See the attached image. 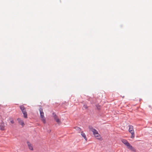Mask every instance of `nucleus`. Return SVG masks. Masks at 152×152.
Segmentation results:
<instances>
[{
  "label": "nucleus",
  "instance_id": "f03ea898",
  "mask_svg": "<svg viewBox=\"0 0 152 152\" xmlns=\"http://www.w3.org/2000/svg\"><path fill=\"white\" fill-rule=\"evenodd\" d=\"M39 111L41 120L43 123L45 124L46 123V119L44 116V114L43 111V110L41 108H40L39 109Z\"/></svg>",
  "mask_w": 152,
  "mask_h": 152
},
{
  "label": "nucleus",
  "instance_id": "1a4fd4ad",
  "mask_svg": "<svg viewBox=\"0 0 152 152\" xmlns=\"http://www.w3.org/2000/svg\"><path fill=\"white\" fill-rule=\"evenodd\" d=\"M5 127L4 124V122L0 123V128L1 130H4Z\"/></svg>",
  "mask_w": 152,
  "mask_h": 152
},
{
  "label": "nucleus",
  "instance_id": "9b49d317",
  "mask_svg": "<svg viewBox=\"0 0 152 152\" xmlns=\"http://www.w3.org/2000/svg\"><path fill=\"white\" fill-rule=\"evenodd\" d=\"M81 135L84 138V139L86 141H87V138L86 137V135L83 132H82L81 133Z\"/></svg>",
  "mask_w": 152,
  "mask_h": 152
},
{
  "label": "nucleus",
  "instance_id": "423d86ee",
  "mask_svg": "<svg viewBox=\"0 0 152 152\" xmlns=\"http://www.w3.org/2000/svg\"><path fill=\"white\" fill-rule=\"evenodd\" d=\"M89 129L93 132V134L94 135L98 133L96 130L95 129L93 128L91 126H89Z\"/></svg>",
  "mask_w": 152,
  "mask_h": 152
},
{
  "label": "nucleus",
  "instance_id": "6e6552de",
  "mask_svg": "<svg viewBox=\"0 0 152 152\" xmlns=\"http://www.w3.org/2000/svg\"><path fill=\"white\" fill-rule=\"evenodd\" d=\"M28 146V147L29 149L33 151V146L32 144L29 142H27Z\"/></svg>",
  "mask_w": 152,
  "mask_h": 152
},
{
  "label": "nucleus",
  "instance_id": "ddd939ff",
  "mask_svg": "<svg viewBox=\"0 0 152 152\" xmlns=\"http://www.w3.org/2000/svg\"><path fill=\"white\" fill-rule=\"evenodd\" d=\"M84 107L85 108H87V107L86 105H84Z\"/></svg>",
  "mask_w": 152,
  "mask_h": 152
},
{
  "label": "nucleus",
  "instance_id": "f257e3e1",
  "mask_svg": "<svg viewBox=\"0 0 152 152\" xmlns=\"http://www.w3.org/2000/svg\"><path fill=\"white\" fill-rule=\"evenodd\" d=\"M122 142L126 145L128 148L132 151H135V149L126 140L123 139L121 140Z\"/></svg>",
  "mask_w": 152,
  "mask_h": 152
},
{
  "label": "nucleus",
  "instance_id": "39448f33",
  "mask_svg": "<svg viewBox=\"0 0 152 152\" xmlns=\"http://www.w3.org/2000/svg\"><path fill=\"white\" fill-rule=\"evenodd\" d=\"M53 117L57 123L58 124H60L61 123V121L58 119L57 116L54 113H53Z\"/></svg>",
  "mask_w": 152,
  "mask_h": 152
},
{
  "label": "nucleus",
  "instance_id": "7ed1b4c3",
  "mask_svg": "<svg viewBox=\"0 0 152 152\" xmlns=\"http://www.w3.org/2000/svg\"><path fill=\"white\" fill-rule=\"evenodd\" d=\"M20 108L23 114L24 117L25 118H27V113L26 111L25 107L23 105H21L20 106Z\"/></svg>",
  "mask_w": 152,
  "mask_h": 152
},
{
  "label": "nucleus",
  "instance_id": "0eeeda50",
  "mask_svg": "<svg viewBox=\"0 0 152 152\" xmlns=\"http://www.w3.org/2000/svg\"><path fill=\"white\" fill-rule=\"evenodd\" d=\"M17 121L18 123L20 125H21L22 127H23L24 125V123L23 120L20 118H18L17 119Z\"/></svg>",
  "mask_w": 152,
  "mask_h": 152
},
{
  "label": "nucleus",
  "instance_id": "4468645a",
  "mask_svg": "<svg viewBox=\"0 0 152 152\" xmlns=\"http://www.w3.org/2000/svg\"><path fill=\"white\" fill-rule=\"evenodd\" d=\"M97 108L98 109H100V107H97Z\"/></svg>",
  "mask_w": 152,
  "mask_h": 152
},
{
  "label": "nucleus",
  "instance_id": "f8f14e48",
  "mask_svg": "<svg viewBox=\"0 0 152 152\" xmlns=\"http://www.w3.org/2000/svg\"><path fill=\"white\" fill-rule=\"evenodd\" d=\"M9 120L10 121L12 124H13L14 122V120L12 118H9Z\"/></svg>",
  "mask_w": 152,
  "mask_h": 152
},
{
  "label": "nucleus",
  "instance_id": "9d476101",
  "mask_svg": "<svg viewBox=\"0 0 152 152\" xmlns=\"http://www.w3.org/2000/svg\"><path fill=\"white\" fill-rule=\"evenodd\" d=\"M95 137L97 139L99 140H101V137L100 135L98 133H97L96 134L94 135Z\"/></svg>",
  "mask_w": 152,
  "mask_h": 152
},
{
  "label": "nucleus",
  "instance_id": "20e7f679",
  "mask_svg": "<svg viewBox=\"0 0 152 152\" xmlns=\"http://www.w3.org/2000/svg\"><path fill=\"white\" fill-rule=\"evenodd\" d=\"M129 131L131 134V138H134V130L133 127L132 126L130 125L129 126Z\"/></svg>",
  "mask_w": 152,
  "mask_h": 152
}]
</instances>
